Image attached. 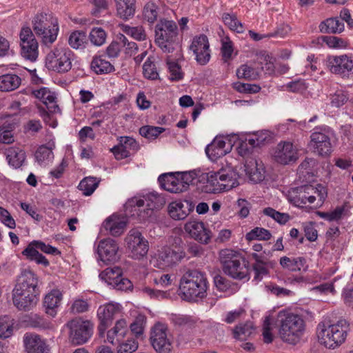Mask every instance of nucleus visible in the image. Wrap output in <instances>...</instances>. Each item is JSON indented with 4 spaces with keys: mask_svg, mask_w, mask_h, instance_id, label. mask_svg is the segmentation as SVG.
<instances>
[{
    "mask_svg": "<svg viewBox=\"0 0 353 353\" xmlns=\"http://www.w3.org/2000/svg\"><path fill=\"white\" fill-rule=\"evenodd\" d=\"M279 335L287 343L296 345L303 337L306 324L303 317L299 314L280 311L277 314Z\"/></svg>",
    "mask_w": 353,
    "mask_h": 353,
    "instance_id": "obj_1",
    "label": "nucleus"
},
{
    "mask_svg": "<svg viewBox=\"0 0 353 353\" xmlns=\"http://www.w3.org/2000/svg\"><path fill=\"white\" fill-rule=\"evenodd\" d=\"M349 326L345 319H339L333 323L328 321L319 323L317 326L319 343L331 350L341 346L346 340Z\"/></svg>",
    "mask_w": 353,
    "mask_h": 353,
    "instance_id": "obj_2",
    "label": "nucleus"
},
{
    "mask_svg": "<svg viewBox=\"0 0 353 353\" xmlns=\"http://www.w3.org/2000/svg\"><path fill=\"white\" fill-rule=\"evenodd\" d=\"M208 288L205 276L196 270L187 272L180 280L181 297L189 302L204 299L207 296Z\"/></svg>",
    "mask_w": 353,
    "mask_h": 353,
    "instance_id": "obj_3",
    "label": "nucleus"
},
{
    "mask_svg": "<svg viewBox=\"0 0 353 353\" xmlns=\"http://www.w3.org/2000/svg\"><path fill=\"white\" fill-rule=\"evenodd\" d=\"M219 259L225 274L234 279H250L248 262L238 252L224 249L219 252Z\"/></svg>",
    "mask_w": 353,
    "mask_h": 353,
    "instance_id": "obj_4",
    "label": "nucleus"
},
{
    "mask_svg": "<svg viewBox=\"0 0 353 353\" xmlns=\"http://www.w3.org/2000/svg\"><path fill=\"white\" fill-rule=\"evenodd\" d=\"M327 196V191L321 185L314 187L305 185L292 189L288 193V200L299 208H305L314 203L318 198L317 205H321Z\"/></svg>",
    "mask_w": 353,
    "mask_h": 353,
    "instance_id": "obj_5",
    "label": "nucleus"
},
{
    "mask_svg": "<svg viewBox=\"0 0 353 353\" xmlns=\"http://www.w3.org/2000/svg\"><path fill=\"white\" fill-rule=\"evenodd\" d=\"M32 28L44 45H51L57 40L59 31L58 19L50 13H39L32 19Z\"/></svg>",
    "mask_w": 353,
    "mask_h": 353,
    "instance_id": "obj_6",
    "label": "nucleus"
},
{
    "mask_svg": "<svg viewBox=\"0 0 353 353\" xmlns=\"http://www.w3.org/2000/svg\"><path fill=\"white\" fill-rule=\"evenodd\" d=\"M176 25L172 20L161 19L156 26V42L167 53L174 52L176 46Z\"/></svg>",
    "mask_w": 353,
    "mask_h": 353,
    "instance_id": "obj_7",
    "label": "nucleus"
},
{
    "mask_svg": "<svg viewBox=\"0 0 353 353\" xmlns=\"http://www.w3.org/2000/svg\"><path fill=\"white\" fill-rule=\"evenodd\" d=\"M74 53L68 48H54L46 57L48 69L59 73L68 72L72 68Z\"/></svg>",
    "mask_w": 353,
    "mask_h": 353,
    "instance_id": "obj_8",
    "label": "nucleus"
},
{
    "mask_svg": "<svg viewBox=\"0 0 353 353\" xmlns=\"http://www.w3.org/2000/svg\"><path fill=\"white\" fill-rule=\"evenodd\" d=\"M65 327L69 330V339L74 345L86 343L92 334V324L81 318L72 319L65 324Z\"/></svg>",
    "mask_w": 353,
    "mask_h": 353,
    "instance_id": "obj_9",
    "label": "nucleus"
},
{
    "mask_svg": "<svg viewBox=\"0 0 353 353\" xmlns=\"http://www.w3.org/2000/svg\"><path fill=\"white\" fill-rule=\"evenodd\" d=\"M39 250L41 252L57 255L59 254L60 252L57 248L52 247L50 245H47L42 241H33L31 242L28 247L22 252L23 255L26 256L27 259L31 261H34L38 264H41L45 267L49 265L48 260L41 254L39 252Z\"/></svg>",
    "mask_w": 353,
    "mask_h": 353,
    "instance_id": "obj_10",
    "label": "nucleus"
},
{
    "mask_svg": "<svg viewBox=\"0 0 353 353\" xmlns=\"http://www.w3.org/2000/svg\"><path fill=\"white\" fill-rule=\"evenodd\" d=\"M150 342L158 353H170L172 345L168 335V327L163 323H156L150 332Z\"/></svg>",
    "mask_w": 353,
    "mask_h": 353,
    "instance_id": "obj_11",
    "label": "nucleus"
},
{
    "mask_svg": "<svg viewBox=\"0 0 353 353\" xmlns=\"http://www.w3.org/2000/svg\"><path fill=\"white\" fill-rule=\"evenodd\" d=\"M19 37L21 56L30 61H35L39 54L38 42L32 30L28 27L23 28Z\"/></svg>",
    "mask_w": 353,
    "mask_h": 353,
    "instance_id": "obj_12",
    "label": "nucleus"
},
{
    "mask_svg": "<svg viewBox=\"0 0 353 353\" xmlns=\"http://www.w3.org/2000/svg\"><path fill=\"white\" fill-rule=\"evenodd\" d=\"M125 242L132 258L140 259L148 253V241L144 239L139 231L131 230L125 237Z\"/></svg>",
    "mask_w": 353,
    "mask_h": 353,
    "instance_id": "obj_13",
    "label": "nucleus"
},
{
    "mask_svg": "<svg viewBox=\"0 0 353 353\" xmlns=\"http://www.w3.org/2000/svg\"><path fill=\"white\" fill-rule=\"evenodd\" d=\"M190 49L193 52L195 59L199 65H205L210 61L211 50L206 35L202 34L194 37Z\"/></svg>",
    "mask_w": 353,
    "mask_h": 353,
    "instance_id": "obj_14",
    "label": "nucleus"
},
{
    "mask_svg": "<svg viewBox=\"0 0 353 353\" xmlns=\"http://www.w3.org/2000/svg\"><path fill=\"white\" fill-rule=\"evenodd\" d=\"M97 254L100 261L105 264L115 263L119 261V245L117 241L111 238L101 240L97 245Z\"/></svg>",
    "mask_w": 353,
    "mask_h": 353,
    "instance_id": "obj_15",
    "label": "nucleus"
},
{
    "mask_svg": "<svg viewBox=\"0 0 353 353\" xmlns=\"http://www.w3.org/2000/svg\"><path fill=\"white\" fill-rule=\"evenodd\" d=\"M121 306L119 303H109L99 306L97 316L99 320L98 330L100 336H103L105 330L112 324L114 316L121 312Z\"/></svg>",
    "mask_w": 353,
    "mask_h": 353,
    "instance_id": "obj_16",
    "label": "nucleus"
},
{
    "mask_svg": "<svg viewBox=\"0 0 353 353\" xmlns=\"http://www.w3.org/2000/svg\"><path fill=\"white\" fill-rule=\"evenodd\" d=\"M272 157L277 163L287 165L298 159V152L292 143L281 141L274 148Z\"/></svg>",
    "mask_w": 353,
    "mask_h": 353,
    "instance_id": "obj_17",
    "label": "nucleus"
},
{
    "mask_svg": "<svg viewBox=\"0 0 353 353\" xmlns=\"http://www.w3.org/2000/svg\"><path fill=\"white\" fill-rule=\"evenodd\" d=\"M327 65L332 73L345 77L353 70V57L347 54L330 56Z\"/></svg>",
    "mask_w": 353,
    "mask_h": 353,
    "instance_id": "obj_18",
    "label": "nucleus"
},
{
    "mask_svg": "<svg viewBox=\"0 0 353 353\" xmlns=\"http://www.w3.org/2000/svg\"><path fill=\"white\" fill-rule=\"evenodd\" d=\"M184 230L190 237L202 243H208L211 238L210 231L205 228L204 223L196 220L187 222Z\"/></svg>",
    "mask_w": 353,
    "mask_h": 353,
    "instance_id": "obj_19",
    "label": "nucleus"
},
{
    "mask_svg": "<svg viewBox=\"0 0 353 353\" xmlns=\"http://www.w3.org/2000/svg\"><path fill=\"white\" fill-rule=\"evenodd\" d=\"M310 148L320 156H327L332 152L330 139L325 133L314 132L310 136Z\"/></svg>",
    "mask_w": 353,
    "mask_h": 353,
    "instance_id": "obj_20",
    "label": "nucleus"
},
{
    "mask_svg": "<svg viewBox=\"0 0 353 353\" xmlns=\"http://www.w3.org/2000/svg\"><path fill=\"white\" fill-rule=\"evenodd\" d=\"M37 277L34 273L30 270L25 269L21 271L18 276L14 290L21 292L29 291V292L37 294Z\"/></svg>",
    "mask_w": 353,
    "mask_h": 353,
    "instance_id": "obj_21",
    "label": "nucleus"
},
{
    "mask_svg": "<svg viewBox=\"0 0 353 353\" xmlns=\"http://www.w3.org/2000/svg\"><path fill=\"white\" fill-rule=\"evenodd\" d=\"M37 301L36 293L13 290V303L19 310H30L36 305Z\"/></svg>",
    "mask_w": 353,
    "mask_h": 353,
    "instance_id": "obj_22",
    "label": "nucleus"
},
{
    "mask_svg": "<svg viewBox=\"0 0 353 353\" xmlns=\"http://www.w3.org/2000/svg\"><path fill=\"white\" fill-rule=\"evenodd\" d=\"M145 201L147 203V209L143 212H140L139 214L141 221H145L151 217L154 210L161 208L165 203L163 196L156 192H152L145 195Z\"/></svg>",
    "mask_w": 353,
    "mask_h": 353,
    "instance_id": "obj_23",
    "label": "nucleus"
},
{
    "mask_svg": "<svg viewBox=\"0 0 353 353\" xmlns=\"http://www.w3.org/2000/svg\"><path fill=\"white\" fill-rule=\"evenodd\" d=\"M103 228L114 236L121 235L126 228L127 219L124 216L113 214L108 217L103 222Z\"/></svg>",
    "mask_w": 353,
    "mask_h": 353,
    "instance_id": "obj_24",
    "label": "nucleus"
},
{
    "mask_svg": "<svg viewBox=\"0 0 353 353\" xmlns=\"http://www.w3.org/2000/svg\"><path fill=\"white\" fill-rule=\"evenodd\" d=\"M127 332L128 328L125 320H118L114 327L108 331L105 342L117 345L125 339Z\"/></svg>",
    "mask_w": 353,
    "mask_h": 353,
    "instance_id": "obj_25",
    "label": "nucleus"
},
{
    "mask_svg": "<svg viewBox=\"0 0 353 353\" xmlns=\"http://www.w3.org/2000/svg\"><path fill=\"white\" fill-rule=\"evenodd\" d=\"M34 96L39 99L46 105L48 111L52 113L59 110V106L56 104V95L47 88H41L33 91Z\"/></svg>",
    "mask_w": 353,
    "mask_h": 353,
    "instance_id": "obj_26",
    "label": "nucleus"
},
{
    "mask_svg": "<svg viewBox=\"0 0 353 353\" xmlns=\"http://www.w3.org/2000/svg\"><path fill=\"white\" fill-rule=\"evenodd\" d=\"M203 173L201 170L178 172V190L185 191L197 179L202 181L201 174Z\"/></svg>",
    "mask_w": 353,
    "mask_h": 353,
    "instance_id": "obj_27",
    "label": "nucleus"
},
{
    "mask_svg": "<svg viewBox=\"0 0 353 353\" xmlns=\"http://www.w3.org/2000/svg\"><path fill=\"white\" fill-rule=\"evenodd\" d=\"M117 16L128 21L132 19L136 12V0H114Z\"/></svg>",
    "mask_w": 353,
    "mask_h": 353,
    "instance_id": "obj_28",
    "label": "nucleus"
},
{
    "mask_svg": "<svg viewBox=\"0 0 353 353\" xmlns=\"http://www.w3.org/2000/svg\"><path fill=\"white\" fill-rule=\"evenodd\" d=\"M23 341L28 353H48L46 343L37 334H26Z\"/></svg>",
    "mask_w": 353,
    "mask_h": 353,
    "instance_id": "obj_29",
    "label": "nucleus"
},
{
    "mask_svg": "<svg viewBox=\"0 0 353 353\" xmlns=\"http://www.w3.org/2000/svg\"><path fill=\"white\" fill-rule=\"evenodd\" d=\"M62 299V294L58 290H52L48 293L43 301V305L46 307V312L52 317L57 314V309L60 305Z\"/></svg>",
    "mask_w": 353,
    "mask_h": 353,
    "instance_id": "obj_30",
    "label": "nucleus"
},
{
    "mask_svg": "<svg viewBox=\"0 0 353 353\" xmlns=\"http://www.w3.org/2000/svg\"><path fill=\"white\" fill-rule=\"evenodd\" d=\"M246 174L254 183L262 181L265 178V170L263 165L256 160L249 161L245 165Z\"/></svg>",
    "mask_w": 353,
    "mask_h": 353,
    "instance_id": "obj_31",
    "label": "nucleus"
},
{
    "mask_svg": "<svg viewBox=\"0 0 353 353\" xmlns=\"http://www.w3.org/2000/svg\"><path fill=\"white\" fill-rule=\"evenodd\" d=\"M202 180H206L205 187V192L210 193H220L223 192L221 181L219 180V172H208L201 174Z\"/></svg>",
    "mask_w": 353,
    "mask_h": 353,
    "instance_id": "obj_32",
    "label": "nucleus"
},
{
    "mask_svg": "<svg viewBox=\"0 0 353 353\" xmlns=\"http://www.w3.org/2000/svg\"><path fill=\"white\" fill-rule=\"evenodd\" d=\"M305 259L301 256L294 258L283 256L280 259V265L282 268L292 272H299L301 270H305Z\"/></svg>",
    "mask_w": 353,
    "mask_h": 353,
    "instance_id": "obj_33",
    "label": "nucleus"
},
{
    "mask_svg": "<svg viewBox=\"0 0 353 353\" xmlns=\"http://www.w3.org/2000/svg\"><path fill=\"white\" fill-rule=\"evenodd\" d=\"M21 83V79L15 74H6L0 76V91L10 92L17 89Z\"/></svg>",
    "mask_w": 353,
    "mask_h": 353,
    "instance_id": "obj_34",
    "label": "nucleus"
},
{
    "mask_svg": "<svg viewBox=\"0 0 353 353\" xmlns=\"http://www.w3.org/2000/svg\"><path fill=\"white\" fill-rule=\"evenodd\" d=\"M5 155L10 165L18 168L26 159L25 152L19 148L10 147L6 150Z\"/></svg>",
    "mask_w": 353,
    "mask_h": 353,
    "instance_id": "obj_35",
    "label": "nucleus"
},
{
    "mask_svg": "<svg viewBox=\"0 0 353 353\" xmlns=\"http://www.w3.org/2000/svg\"><path fill=\"white\" fill-rule=\"evenodd\" d=\"M322 33L339 34L344 30V24L338 18H329L319 25Z\"/></svg>",
    "mask_w": 353,
    "mask_h": 353,
    "instance_id": "obj_36",
    "label": "nucleus"
},
{
    "mask_svg": "<svg viewBox=\"0 0 353 353\" xmlns=\"http://www.w3.org/2000/svg\"><path fill=\"white\" fill-rule=\"evenodd\" d=\"M219 172V180L221 183L223 190L228 191L239 185V174L234 170L222 171Z\"/></svg>",
    "mask_w": 353,
    "mask_h": 353,
    "instance_id": "obj_37",
    "label": "nucleus"
},
{
    "mask_svg": "<svg viewBox=\"0 0 353 353\" xmlns=\"http://www.w3.org/2000/svg\"><path fill=\"white\" fill-rule=\"evenodd\" d=\"M54 148V143L49 146L41 145L35 152V159L38 163L41 166H46L52 162L54 159L52 150Z\"/></svg>",
    "mask_w": 353,
    "mask_h": 353,
    "instance_id": "obj_38",
    "label": "nucleus"
},
{
    "mask_svg": "<svg viewBox=\"0 0 353 353\" xmlns=\"http://www.w3.org/2000/svg\"><path fill=\"white\" fill-rule=\"evenodd\" d=\"M226 142L223 139H216L205 148V152L210 157H220L228 153Z\"/></svg>",
    "mask_w": 353,
    "mask_h": 353,
    "instance_id": "obj_39",
    "label": "nucleus"
},
{
    "mask_svg": "<svg viewBox=\"0 0 353 353\" xmlns=\"http://www.w3.org/2000/svg\"><path fill=\"white\" fill-rule=\"evenodd\" d=\"M158 181L163 190L172 193L176 192V172L162 174L159 176Z\"/></svg>",
    "mask_w": 353,
    "mask_h": 353,
    "instance_id": "obj_40",
    "label": "nucleus"
},
{
    "mask_svg": "<svg viewBox=\"0 0 353 353\" xmlns=\"http://www.w3.org/2000/svg\"><path fill=\"white\" fill-rule=\"evenodd\" d=\"M122 275V270L119 266L113 268H108L101 272L99 277L104 281L108 285L112 287L118 281L119 277Z\"/></svg>",
    "mask_w": 353,
    "mask_h": 353,
    "instance_id": "obj_41",
    "label": "nucleus"
},
{
    "mask_svg": "<svg viewBox=\"0 0 353 353\" xmlns=\"http://www.w3.org/2000/svg\"><path fill=\"white\" fill-rule=\"evenodd\" d=\"M91 68L98 74H108L114 70V66L101 57H95L91 62Z\"/></svg>",
    "mask_w": 353,
    "mask_h": 353,
    "instance_id": "obj_42",
    "label": "nucleus"
},
{
    "mask_svg": "<svg viewBox=\"0 0 353 353\" xmlns=\"http://www.w3.org/2000/svg\"><path fill=\"white\" fill-rule=\"evenodd\" d=\"M260 74L259 67H253L248 64L241 65L236 70V76L239 79L248 80H256Z\"/></svg>",
    "mask_w": 353,
    "mask_h": 353,
    "instance_id": "obj_43",
    "label": "nucleus"
},
{
    "mask_svg": "<svg viewBox=\"0 0 353 353\" xmlns=\"http://www.w3.org/2000/svg\"><path fill=\"white\" fill-rule=\"evenodd\" d=\"M87 42V35L85 32L77 30L72 32L68 38V44L73 49H82Z\"/></svg>",
    "mask_w": 353,
    "mask_h": 353,
    "instance_id": "obj_44",
    "label": "nucleus"
},
{
    "mask_svg": "<svg viewBox=\"0 0 353 353\" xmlns=\"http://www.w3.org/2000/svg\"><path fill=\"white\" fill-rule=\"evenodd\" d=\"M99 183V181L97 178L85 177L79 184V189L82 191L83 195L90 196L97 189Z\"/></svg>",
    "mask_w": 353,
    "mask_h": 353,
    "instance_id": "obj_45",
    "label": "nucleus"
},
{
    "mask_svg": "<svg viewBox=\"0 0 353 353\" xmlns=\"http://www.w3.org/2000/svg\"><path fill=\"white\" fill-rule=\"evenodd\" d=\"M159 12V7L154 2L149 1L143 7V16L148 22L153 23L157 19Z\"/></svg>",
    "mask_w": 353,
    "mask_h": 353,
    "instance_id": "obj_46",
    "label": "nucleus"
},
{
    "mask_svg": "<svg viewBox=\"0 0 353 353\" xmlns=\"http://www.w3.org/2000/svg\"><path fill=\"white\" fill-rule=\"evenodd\" d=\"M143 76L148 79L156 80L159 78V73L154 64V59L149 57L143 65Z\"/></svg>",
    "mask_w": 353,
    "mask_h": 353,
    "instance_id": "obj_47",
    "label": "nucleus"
},
{
    "mask_svg": "<svg viewBox=\"0 0 353 353\" xmlns=\"http://www.w3.org/2000/svg\"><path fill=\"white\" fill-rule=\"evenodd\" d=\"M223 21L228 26V28L233 31L238 33H242L244 31L243 24L237 19V17L234 14H230L228 13H224L222 16Z\"/></svg>",
    "mask_w": 353,
    "mask_h": 353,
    "instance_id": "obj_48",
    "label": "nucleus"
},
{
    "mask_svg": "<svg viewBox=\"0 0 353 353\" xmlns=\"http://www.w3.org/2000/svg\"><path fill=\"white\" fill-rule=\"evenodd\" d=\"M120 28L123 32L136 40L143 41L146 38L145 30L141 26L130 27L128 25L121 24Z\"/></svg>",
    "mask_w": 353,
    "mask_h": 353,
    "instance_id": "obj_49",
    "label": "nucleus"
},
{
    "mask_svg": "<svg viewBox=\"0 0 353 353\" xmlns=\"http://www.w3.org/2000/svg\"><path fill=\"white\" fill-rule=\"evenodd\" d=\"M263 213L265 215L271 217L281 225L285 224L290 219L289 214L280 212L270 207L264 208Z\"/></svg>",
    "mask_w": 353,
    "mask_h": 353,
    "instance_id": "obj_50",
    "label": "nucleus"
},
{
    "mask_svg": "<svg viewBox=\"0 0 353 353\" xmlns=\"http://www.w3.org/2000/svg\"><path fill=\"white\" fill-rule=\"evenodd\" d=\"M106 32L101 28H94L89 34L90 42L96 46H101L106 40Z\"/></svg>",
    "mask_w": 353,
    "mask_h": 353,
    "instance_id": "obj_51",
    "label": "nucleus"
},
{
    "mask_svg": "<svg viewBox=\"0 0 353 353\" xmlns=\"http://www.w3.org/2000/svg\"><path fill=\"white\" fill-rule=\"evenodd\" d=\"M146 318L144 315L139 314L134 322L130 325V330L137 339L142 338L143 334Z\"/></svg>",
    "mask_w": 353,
    "mask_h": 353,
    "instance_id": "obj_52",
    "label": "nucleus"
},
{
    "mask_svg": "<svg viewBox=\"0 0 353 353\" xmlns=\"http://www.w3.org/2000/svg\"><path fill=\"white\" fill-rule=\"evenodd\" d=\"M254 330L253 325L251 322H247L244 324H239L234 330V337L240 340H244L250 336Z\"/></svg>",
    "mask_w": 353,
    "mask_h": 353,
    "instance_id": "obj_53",
    "label": "nucleus"
},
{
    "mask_svg": "<svg viewBox=\"0 0 353 353\" xmlns=\"http://www.w3.org/2000/svg\"><path fill=\"white\" fill-rule=\"evenodd\" d=\"M257 61L261 65L259 67L260 72L265 70L266 73L270 74L274 70V62L272 57L268 54H260L257 55Z\"/></svg>",
    "mask_w": 353,
    "mask_h": 353,
    "instance_id": "obj_54",
    "label": "nucleus"
},
{
    "mask_svg": "<svg viewBox=\"0 0 353 353\" xmlns=\"http://www.w3.org/2000/svg\"><path fill=\"white\" fill-rule=\"evenodd\" d=\"M164 131L165 129L161 127L144 125L140 128L139 134L148 140H153Z\"/></svg>",
    "mask_w": 353,
    "mask_h": 353,
    "instance_id": "obj_55",
    "label": "nucleus"
},
{
    "mask_svg": "<svg viewBox=\"0 0 353 353\" xmlns=\"http://www.w3.org/2000/svg\"><path fill=\"white\" fill-rule=\"evenodd\" d=\"M271 233L269 230L262 228H255L248 232L245 238L248 241L258 240H269L271 238Z\"/></svg>",
    "mask_w": 353,
    "mask_h": 353,
    "instance_id": "obj_56",
    "label": "nucleus"
},
{
    "mask_svg": "<svg viewBox=\"0 0 353 353\" xmlns=\"http://www.w3.org/2000/svg\"><path fill=\"white\" fill-rule=\"evenodd\" d=\"M121 44V48H124L125 54L129 57L134 55L138 51V46L134 41H129L125 36L121 34L118 37Z\"/></svg>",
    "mask_w": 353,
    "mask_h": 353,
    "instance_id": "obj_57",
    "label": "nucleus"
},
{
    "mask_svg": "<svg viewBox=\"0 0 353 353\" xmlns=\"http://www.w3.org/2000/svg\"><path fill=\"white\" fill-rule=\"evenodd\" d=\"M232 87L234 90L241 93H257L261 90V87L256 84L245 83L241 82L234 83Z\"/></svg>",
    "mask_w": 353,
    "mask_h": 353,
    "instance_id": "obj_58",
    "label": "nucleus"
},
{
    "mask_svg": "<svg viewBox=\"0 0 353 353\" xmlns=\"http://www.w3.org/2000/svg\"><path fill=\"white\" fill-rule=\"evenodd\" d=\"M221 51L225 62L231 59L234 48L232 42L228 37H225L221 40Z\"/></svg>",
    "mask_w": 353,
    "mask_h": 353,
    "instance_id": "obj_59",
    "label": "nucleus"
},
{
    "mask_svg": "<svg viewBox=\"0 0 353 353\" xmlns=\"http://www.w3.org/2000/svg\"><path fill=\"white\" fill-rule=\"evenodd\" d=\"M12 334V323L8 316L0 317V338H8Z\"/></svg>",
    "mask_w": 353,
    "mask_h": 353,
    "instance_id": "obj_60",
    "label": "nucleus"
},
{
    "mask_svg": "<svg viewBox=\"0 0 353 353\" xmlns=\"http://www.w3.org/2000/svg\"><path fill=\"white\" fill-rule=\"evenodd\" d=\"M194 209L193 203L188 200L178 201V220L184 219Z\"/></svg>",
    "mask_w": 353,
    "mask_h": 353,
    "instance_id": "obj_61",
    "label": "nucleus"
},
{
    "mask_svg": "<svg viewBox=\"0 0 353 353\" xmlns=\"http://www.w3.org/2000/svg\"><path fill=\"white\" fill-rule=\"evenodd\" d=\"M117 347L118 353H132L138 348V343L134 339L124 340L119 343Z\"/></svg>",
    "mask_w": 353,
    "mask_h": 353,
    "instance_id": "obj_62",
    "label": "nucleus"
},
{
    "mask_svg": "<svg viewBox=\"0 0 353 353\" xmlns=\"http://www.w3.org/2000/svg\"><path fill=\"white\" fill-rule=\"evenodd\" d=\"M272 322L270 316H266L263 323V338L265 343H270L273 341L274 335L272 332Z\"/></svg>",
    "mask_w": 353,
    "mask_h": 353,
    "instance_id": "obj_63",
    "label": "nucleus"
},
{
    "mask_svg": "<svg viewBox=\"0 0 353 353\" xmlns=\"http://www.w3.org/2000/svg\"><path fill=\"white\" fill-rule=\"evenodd\" d=\"M165 64L167 70L170 72L169 79L171 81L176 80V56L175 54L168 55L165 58Z\"/></svg>",
    "mask_w": 353,
    "mask_h": 353,
    "instance_id": "obj_64",
    "label": "nucleus"
}]
</instances>
